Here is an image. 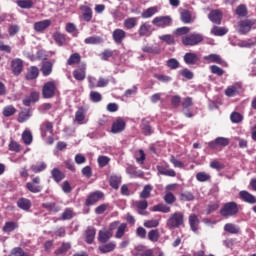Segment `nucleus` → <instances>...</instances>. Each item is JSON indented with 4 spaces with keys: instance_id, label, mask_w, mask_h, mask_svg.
<instances>
[{
    "instance_id": "obj_1",
    "label": "nucleus",
    "mask_w": 256,
    "mask_h": 256,
    "mask_svg": "<svg viewBox=\"0 0 256 256\" xmlns=\"http://www.w3.org/2000/svg\"><path fill=\"white\" fill-rule=\"evenodd\" d=\"M183 225H185V214L181 211L170 214L166 221V226L169 229H179V227H183Z\"/></svg>"
},
{
    "instance_id": "obj_2",
    "label": "nucleus",
    "mask_w": 256,
    "mask_h": 256,
    "mask_svg": "<svg viewBox=\"0 0 256 256\" xmlns=\"http://www.w3.org/2000/svg\"><path fill=\"white\" fill-rule=\"evenodd\" d=\"M203 43V34L192 33L182 38V45L184 47H195Z\"/></svg>"
},
{
    "instance_id": "obj_3",
    "label": "nucleus",
    "mask_w": 256,
    "mask_h": 256,
    "mask_svg": "<svg viewBox=\"0 0 256 256\" xmlns=\"http://www.w3.org/2000/svg\"><path fill=\"white\" fill-rule=\"evenodd\" d=\"M239 213V205L237 202H227L220 209V215L222 217H233Z\"/></svg>"
},
{
    "instance_id": "obj_4",
    "label": "nucleus",
    "mask_w": 256,
    "mask_h": 256,
    "mask_svg": "<svg viewBox=\"0 0 256 256\" xmlns=\"http://www.w3.org/2000/svg\"><path fill=\"white\" fill-rule=\"evenodd\" d=\"M57 93V82L48 81L42 87V95L44 99H53Z\"/></svg>"
},
{
    "instance_id": "obj_5",
    "label": "nucleus",
    "mask_w": 256,
    "mask_h": 256,
    "mask_svg": "<svg viewBox=\"0 0 256 256\" xmlns=\"http://www.w3.org/2000/svg\"><path fill=\"white\" fill-rule=\"evenodd\" d=\"M173 23V19L170 16H157L152 20V25L155 27H161V29H165V27H171Z\"/></svg>"
},
{
    "instance_id": "obj_6",
    "label": "nucleus",
    "mask_w": 256,
    "mask_h": 256,
    "mask_svg": "<svg viewBox=\"0 0 256 256\" xmlns=\"http://www.w3.org/2000/svg\"><path fill=\"white\" fill-rule=\"evenodd\" d=\"M40 183L41 178L36 176L31 182L26 183V189L29 190L30 193H41V191H43V186H41Z\"/></svg>"
},
{
    "instance_id": "obj_7",
    "label": "nucleus",
    "mask_w": 256,
    "mask_h": 256,
    "mask_svg": "<svg viewBox=\"0 0 256 256\" xmlns=\"http://www.w3.org/2000/svg\"><path fill=\"white\" fill-rule=\"evenodd\" d=\"M73 77L76 81H85L87 77V64L82 63L73 70Z\"/></svg>"
},
{
    "instance_id": "obj_8",
    "label": "nucleus",
    "mask_w": 256,
    "mask_h": 256,
    "mask_svg": "<svg viewBox=\"0 0 256 256\" xmlns=\"http://www.w3.org/2000/svg\"><path fill=\"white\" fill-rule=\"evenodd\" d=\"M255 25V22H253V20H241L238 23V33H240V35H247V33H249L252 29V27Z\"/></svg>"
},
{
    "instance_id": "obj_9",
    "label": "nucleus",
    "mask_w": 256,
    "mask_h": 256,
    "mask_svg": "<svg viewBox=\"0 0 256 256\" xmlns=\"http://www.w3.org/2000/svg\"><path fill=\"white\" fill-rule=\"evenodd\" d=\"M104 194L101 191H96L88 195L85 205L86 207H91V205H95V203H99L101 199H103Z\"/></svg>"
},
{
    "instance_id": "obj_10",
    "label": "nucleus",
    "mask_w": 256,
    "mask_h": 256,
    "mask_svg": "<svg viewBox=\"0 0 256 256\" xmlns=\"http://www.w3.org/2000/svg\"><path fill=\"white\" fill-rule=\"evenodd\" d=\"M125 127H127V124L125 123V120L121 117H118L112 123L111 133H114V134L123 133V131H125Z\"/></svg>"
},
{
    "instance_id": "obj_11",
    "label": "nucleus",
    "mask_w": 256,
    "mask_h": 256,
    "mask_svg": "<svg viewBox=\"0 0 256 256\" xmlns=\"http://www.w3.org/2000/svg\"><path fill=\"white\" fill-rule=\"evenodd\" d=\"M11 71L13 75L19 77V74L23 73V60L20 58L13 59L11 61Z\"/></svg>"
},
{
    "instance_id": "obj_12",
    "label": "nucleus",
    "mask_w": 256,
    "mask_h": 256,
    "mask_svg": "<svg viewBox=\"0 0 256 256\" xmlns=\"http://www.w3.org/2000/svg\"><path fill=\"white\" fill-rule=\"evenodd\" d=\"M229 145V139L225 137H217L214 141L208 143L210 149H219V147H227Z\"/></svg>"
},
{
    "instance_id": "obj_13",
    "label": "nucleus",
    "mask_w": 256,
    "mask_h": 256,
    "mask_svg": "<svg viewBox=\"0 0 256 256\" xmlns=\"http://www.w3.org/2000/svg\"><path fill=\"white\" fill-rule=\"evenodd\" d=\"M157 171L160 175H164L165 177H177V172L171 169L169 164L157 166Z\"/></svg>"
},
{
    "instance_id": "obj_14",
    "label": "nucleus",
    "mask_w": 256,
    "mask_h": 256,
    "mask_svg": "<svg viewBox=\"0 0 256 256\" xmlns=\"http://www.w3.org/2000/svg\"><path fill=\"white\" fill-rule=\"evenodd\" d=\"M95 235H97V230L93 226H88L84 232L85 241L88 245H93L95 241Z\"/></svg>"
},
{
    "instance_id": "obj_15",
    "label": "nucleus",
    "mask_w": 256,
    "mask_h": 256,
    "mask_svg": "<svg viewBox=\"0 0 256 256\" xmlns=\"http://www.w3.org/2000/svg\"><path fill=\"white\" fill-rule=\"evenodd\" d=\"M183 61L186 65H197L201 59L196 53L188 52L184 54Z\"/></svg>"
},
{
    "instance_id": "obj_16",
    "label": "nucleus",
    "mask_w": 256,
    "mask_h": 256,
    "mask_svg": "<svg viewBox=\"0 0 256 256\" xmlns=\"http://www.w3.org/2000/svg\"><path fill=\"white\" fill-rule=\"evenodd\" d=\"M49 27H51V20L49 19L34 23V31L37 33H43V31H45V29H49Z\"/></svg>"
},
{
    "instance_id": "obj_17",
    "label": "nucleus",
    "mask_w": 256,
    "mask_h": 256,
    "mask_svg": "<svg viewBox=\"0 0 256 256\" xmlns=\"http://www.w3.org/2000/svg\"><path fill=\"white\" fill-rule=\"evenodd\" d=\"M239 197L240 199H242V201H244L245 203H249L250 205H255L256 203V197L245 190L239 192Z\"/></svg>"
},
{
    "instance_id": "obj_18",
    "label": "nucleus",
    "mask_w": 256,
    "mask_h": 256,
    "mask_svg": "<svg viewBox=\"0 0 256 256\" xmlns=\"http://www.w3.org/2000/svg\"><path fill=\"white\" fill-rule=\"evenodd\" d=\"M112 37L114 40V43L121 44L123 43V39L127 37V33L123 29H115L112 33Z\"/></svg>"
},
{
    "instance_id": "obj_19",
    "label": "nucleus",
    "mask_w": 256,
    "mask_h": 256,
    "mask_svg": "<svg viewBox=\"0 0 256 256\" xmlns=\"http://www.w3.org/2000/svg\"><path fill=\"white\" fill-rule=\"evenodd\" d=\"M52 38L54 39L56 45L58 47H63L65 43H67V35L61 33L60 31H56L53 33Z\"/></svg>"
},
{
    "instance_id": "obj_20",
    "label": "nucleus",
    "mask_w": 256,
    "mask_h": 256,
    "mask_svg": "<svg viewBox=\"0 0 256 256\" xmlns=\"http://www.w3.org/2000/svg\"><path fill=\"white\" fill-rule=\"evenodd\" d=\"M188 222L191 231H193V233H197V231H199V223H201L199 221V216H197V214H191L188 218Z\"/></svg>"
},
{
    "instance_id": "obj_21",
    "label": "nucleus",
    "mask_w": 256,
    "mask_h": 256,
    "mask_svg": "<svg viewBox=\"0 0 256 256\" xmlns=\"http://www.w3.org/2000/svg\"><path fill=\"white\" fill-rule=\"evenodd\" d=\"M113 237V232L108 230H100L98 232V241L99 243H102V245H105Z\"/></svg>"
},
{
    "instance_id": "obj_22",
    "label": "nucleus",
    "mask_w": 256,
    "mask_h": 256,
    "mask_svg": "<svg viewBox=\"0 0 256 256\" xmlns=\"http://www.w3.org/2000/svg\"><path fill=\"white\" fill-rule=\"evenodd\" d=\"M134 207L137 208L139 215H147L145 210L149 207V202H147V200H138L134 202Z\"/></svg>"
},
{
    "instance_id": "obj_23",
    "label": "nucleus",
    "mask_w": 256,
    "mask_h": 256,
    "mask_svg": "<svg viewBox=\"0 0 256 256\" xmlns=\"http://www.w3.org/2000/svg\"><path fill=\"white\" fill-rule=\"evenodd\" d=\"M138 34L140 37H150L151 36V24H149V22L142 23L138 29Z\"/></svg>"
},
{
    "instance_id": "obj_24",
    "label": "nucleus",
    "mask_w": 256,
    "mask_h": 256,
    "mask_svg": "<svg viewBox=\"0 0 256 256\" xmlns=\"http://www.w3.org/2000/svg\"><path fill=\"white\" fill-rule=\"evenodd\" d=\"M40 71L43 77H49L53 73V63L50 61L43 62Z\"/></svg>"
},
{
    "instance_id": "obj_25",
    "label": "nucleus",
    "mask_w": 256,
    "mask_h": 256,
    "mask_svg": "<svg viewBox=\"0 0 256 256\" xmlns=\"http://www.w3.org/2000/svg\"><path fill=\"white\" fill-rule=\"evenodd\" d=\"M210 21L216 25H221V19H223V14L219 10H212L208 15Z\"/></svg>"
},
{
    "instance_id": "obj_26",
    "label": "nucleus",
    "mask_w": 256,
    "mask_h": 256,
    "mask_svg": "<svg viewBox=\"0 0 256 256\" xmlns=\"http://www.w3.org/2000/svg\"><path fill=\"white\" fill-rule=\"evenodd\" d=\"M80 9L82 11L83 21H86L87 23H89V21L93 19V10L91 9V7L85 6V5L81 6Z\"/></svg>"
},
{
    "instance_id": "obj_27",
    "label": "nucleus",
    "mask_w": 256,
    "mask_h": 256,
    "mask_svg": "<svg viewBox=\"0 0 256 256\" xmlns=\"http://www.w3.org/2000/svg\"><path fill=\"white\" fill-rule=\"evenodd\" d=\"M117 249V244L115 242H109L103 245H100L98 247V250L100 253L106 254V253H111Z\"/></svg>"
},
{
    "instance_id": "obj_28",
    "label": "nucleus",
    "mask_w": 256,
    "mask_h": 256,
    "mask_svg": "<svg viewBox=\"0 0 256 256\" xmlns=\"http://www.w3.org/2000/svg\"><path fill=\"white\" fill-rule=\"evenodd\" d=\"M39 77V68L37 66H31L26 73L25 79L27 81H33Z\"/></svg>"
},
{
    "instance_id": "obj_29",
    "label": "nucleus",
    "mask_w": 256,
    "mask_h": 256,
    "mask_svg": "<svg viewBox=\"0 0 256 256\" xmlns=\"http://www.w3.org/2000/svg\"><path fill=\"white\" fill-rule=\"evenodd\" d=\"M205 61H208V63H217L218 65H224L225 61L219 54H209L204 57Z\"/></svg>"
},
{
    "instance_id": "obj_30",
    "label": "nucleus",
    "mask_w": 256,
    "mask_h": 256,
    "mask_svg": "<svg viewBox=\"0 0 256 256\" xmlns=\"http://www.w3.org/2000/svg\"><path fill=\"white\" fill-rule=\"evenodd\" d=\"M126 173L133 178L144 177L145 173L141 170H138L137 167L130 165L126 168Z\"/></svg>"
},
{
    "instance_id": "obj_31",
    "label": "nucleus",
    "mask_w": 256,
    "mask_h": 256,
    "mask_svg": "<svg viewBox=\"0 0 256 256\" xmlns=\"http://www.w3.org/2000/svg\"><path fill=\"white\" fill-rule=\"evenodd\" d=\"M123 181V178L119 175H111L109 178V185L112 187V189H119V186L121 185Z\"/></svg>"
},
{
    "instance_id": "obj_32",
    "label": "nucleus",
    "mask_w": 256,
    "mask_h": 256,
    "mask_svg": "<svg viewBox=\"0 0 256 256\" xmlns=\"http://www.w3.org/2000/svg\"><path fill=\"white\" fill-rule=\"evenodd\" d=\"M52 179L55 183H61L65 179V173H63L59 168H54L51 170Z\"/></svg>"
},
{
    "instance_id": "obj_33",
    "label": "nucleus",
    "mask_w": 256,
    "mask_h": 256,
    "mask_svg": "<svg viewBox=\"0 0 256 256\" xmlns=\"http://www.w3.org/2000/svg\"><path fill=\"white\" fill-rule=\"evenodd\" d=\"M31 205V200L27 198H20L17 201V207H19V209H22V211H29V209H31Z\"/></svg>"
},
{
    "instance_id": "obj_34",
    "label": "nucleus",
    "mask_w": 256,
    "mask_h": 256,
    "mask_svg": "<svg viewBox=\"0 0 256 256\" xmlns=\"http://www.w3.org/2000/svg\"><path fill=\"white\" fill-rule=\"evenodd\" d=\"M154 213H171V207L167 206L166 204L160 203L154 205L151 209Z\"/></svg>"
},
{
    "instance_id": "obj_35",
    "label": "nucleus",
    "mask_w": 256,
    "mask_h": 256,
    "mask_svg": "<svg viewBox=\"0 0 256 256\" xmlns=\"http://www.w3.org/2000/svg\"><path fill=\"white\" fill-rule=\"evenodd\" d=\"M159 12V9L156 6H152L148 9L143 10L141 13L142 19H150V17H153L156 13Z\"/></svg>"
},
{
    "instance_id": "obj_36",
    "label": "nucleus",
    "mask_w": 256,
    "mask_h": 256,
    "mask_svg": "<svg viewBox=\"0 0 256 256\" xmlns=\"http://www.w3.org/2000/svg\"><path fill=\"white\" fill-rule=\"evenodd\" d=\"M224 231H226V233H230L231 235H239V233H241V229H239V227L233 223L225 224Z\"/></svg>"
},
{
    "instance_id": "obj_37",
    "label": "nucleus",
    "mask_w": 256,
    "mask_h": 256,
    "mask_svg": "<svg viewBox=\"0 0 256 256\" xmlns=\"http://www.w3.org/2000/svg\"><path fill=\"white\" fill-rule=\"evenodd\" d=\"M180 19H181L182 23H184L185 25H189V23H193V18L191 16V12L189 10H183L180 13Z\"/></svg>"
},
{
    "instance_id": "obj_38",
    "label": "nucleus",
    "mask_w": 256,
    "mask_h": 256,
    "mask_svg": "<svg viewBox=\"0 0 256 256\" xmlns=\"http://www.w3.org/2000/svg\"><path fill=\"white\" fill-rule=\"evenodd\" d=\"M229 30L225 27H219V26H214L211 29V34L215 35V37H223V35H227Z\"/></svg>"
},
{
    "instance_id": "obj_39",
    "label": "nucleus",
    "mask_w": 256,
    "mask_h": 256,
    "mask_svg": "<svg viewBox=\"0 0 256 256\" xmlns=\"http://www.w3.org/2000/svg\"><path fill=\"white\" fill-rule=\"evenodd\" d=\"M43 209L49 211L50 213H59L60 208L55 202H47L42 204Z\"/></svg>"
},
{
    "instance_id": "obj_40",
    "label": "nucleus",
    "mask_w": 256,
    "mask_h": 256,
    "mask_svg": "<svg viewBox=\"0 0 256 256\" xmlns=\"http://www.w3.org/2000/svg\"><path fill=\"white\" fill-rule=\"evenodd\" d=\"M22 141L24 145H31L33 143V133L31 130H24L22 133Z\"/></svg>"
},
{
    "instance_id": "obj_41",
    "label": "nucleus",
    "mask_w": 256,
    "mask_h": 256,
    "mask_svg": "<svg viewBox=\"0 0 256 256\" xmlns=\"http://www.w3.org/2000/svg\"><path fill=\"white\" fill-rule=\"evenodd\" d=\"M17 227H19V224H17V222L9 221L4 224L2 231L4 233H12V231H15V229H17Z\"/></svg>"
},
{
    "instance_id": "obj_42",
    "label": "nucleus",
    "mask_w": 256,
    "mask_h": 256,
    "mask_svg": "<svg viewBox=\"0 0 256 256\" xmlns=\"http://www.w3.org/2000/svg\"><path fill=\"white\" fill-rule=\"evenodd\" d=\"M138 19L137 17H130L124 20L125 29H135L137 27Z\"/></svg>"
},
{
    "instance_id": "obj_43",
    "label": "nucleus",
    "mask_w": 256,
    "mask_h": 256,
    "mask_svg": "<svg viewBox=\"0 0 256 256\" xmlns=\"http://www.w3.org/2000/svg\"><path fill=\"white\" fill-rule=\"evenodd\" d=\"M16 4L20 9H33V0H16Z\"/></svg>"
},
{
    "instance_id": "obj_44",
    "label": "nucleus",
    "mask_w": 256,
    "mask_h": 256,
    "mask_svg": "<svg viewBox=\"0 0 256 256\" xmlns=\"http://www.w3.org/2000/svg\"><path fill=\"white\" fill-rule=\"evenodd\" d=\"M84 43L86 45H99L100 43H103V38L100 36H90L85 38Z\"/></svg>"
},
{
    "instance_id": "obj_45",
    "label": "nucleus",
    "mask_w": 256,
    "mask_h": 256,
    "mask_svg": "<svg viewBox=\"0 0 256 256\" xmlns=\"http://www.w3.org/2000/svg\"><path fill=\"white\" fill-rule=\"evenodd\" d=\"M69 249H71V243L64 242L58 249L55 250L54 253L55 255H65Z\"/></svg>"
},
{
    "instance_id": "obj_46",
    "label": "nucleus",
    "mask_w": 256,
    "mask_h": 256,
    "mask_svg": "<svg viewBox=\"0 0 256 256\" xmlns=\"http://www.w3.org/2000/svg\"><path fill=\"white\" fill-rule=\"evenodd\" d=\"M160 237H161V234L159 233V229L150 230L148 232V239L152 243H157Z\"/></svg>"
},
{
    "instance_id": "obj_47",
    "label": "nucleus",
    "mask_w": 256,
    "mask_h": 256,
    "mask_svg": "<svg viewBox=\"0 0 256 256\" xmlns=\"http://www.w3.org/2000/svg\"><path fill=\"white\" fill-rule=\"evenodd\" d=\"M78 63H81V54L79 53L70 55L67 60V65H78Z\"/></svg>"
},
{
    "instance_id": "obj_48",
    "label": "nucleus",
    "mask_w": 256,
    "mask_h": 256,
    "mask_svg": "<svg viewBox=\"0 0 256 256\" xmlns=\"http://www.w3.org/2000/svg\"><path fill=\"white\" fill-rule=\"evenodd\" d=\"M17 113V109L13 105H9L3 108L2 114L4 117H13Z\"/></svg>"
},
{
    "instance_id": "obj_49",
    "label": "nucleus",
    "mask_w": 256,
    "mask_h": 256,
    "mask_svg": "<svg viewBox=\"0 0 256 256\" xmlns=\"http://www.w3.org/2000/svg\"><path fill=\"white\" fill-rule=\"evenodd\" d=\"M151 191H153L152 185L144 186L143 190L140 193V199H149V197H151Z\"/></svg>"
},
{
    "instance_id": "obj_50",
    "label": "nucleus",
    "mask_w": 256,
    "mask_h": 256,
    "mask_svg": "<svg viewBox=\"0 0 256 256\" xmlns=\"http://www.w3.org/2000/svg\"><path fill=\"white\" fill-rule=\"evenodd\" d=\"M219 209V200L212 201L208 204L206 213L207 215H211V213H215Z\"/></svg>"
},
{
    "instance_id": "obj_51",
    "label": "nucleus",
    "mask_w": 256,
    "mask_h": 256,
    "mask_svg": "<svg viewBox=\"0 0 256 256\" xmlns=\"http://www.w3.org/2000/svg\"><path fill=\"white\" fill-rule=\"evenodd\" d=\"M163 199L166 205H173V203L177 201V198L175 197V194L173 192H167L164 195Z\"/></svg>"
},
{
    "instance_id": "obj_52",
    "label": "nucleus",
    "mask_w": 256,
    "mask_h": 256,
    "mask_svg": "<svg viewBox=\"0 0 256 256\" xmlns=\"http://www.w3.org/2000/svg\"><path fill=\"white\" fill-rule=\"evenodd\" d=\"M190 32H191V28L187 26H183V27L177 28L174 32V35H176V37H183V35H189Z\"/></svg>"
},
{
    "instance_id": "obj_53",
    "label": "nucleus",
    "mask_w": 256,
    "mask_h": 256,
    "mask_svg": "<svg viewBox=\"0 0 256 256\" xmlns=\"http://www.w3.org/2000/svg\"><path fill=\"white\" fill-rule=\"evenodd\" d=\"M142 123H143L142 133H143V135H146V137H148L149 135H151L153 133V129L151 128V126L149 125V122H147V120L143 119Z\"/></svg>"
},
{
    "instance_id": "obj_54",
    "label": "nucleus",
    "mask_w": 256,
    "mask_h": 256,
    "mask_svg": "<svg viewBox=\"0 0 256 256\" xmlns=\"http://www.w3.org/2000/svg\"><path fill=\"white\" fill-rule=\"evenodd\" d=\"M135 159L139 165H143L145 163V159H146L145 151H143V149H140L138 151V153L136 152Z\"/></svg>"
},
{
    "instance_id": "obj_55",
    "label": "nucleus",
    "mask_w": 256,
    "mask_h": 256,
    "mask_svg": "<svg viewBox=\"0 0 256 256\" xmlns=\"http://www.w3.org/2000/svg\"><path fill=\"white\" fill-rule=\"evenodd\" d=\"M90 100L92 103H100V101H103V95L97 91H91L90 92Z\"/></svg>"
},
{
    "instance_id": "obj_56",
    "label": "nucleus",
    "mask_w": 256,
    "mask_h": 256,
    "mask_svg": "<svg viewBox=\"0 0 256 256\" xmlns=\"http://www.w3.org/2000/svg\"><path fill=\"white\" fill-rule=\"evenodd\" d=\"M30 169L33 173H41L47 169V164L45 162H41L38 165H32Z\"/></svg>"
},
{
    "instance_id": "obj_57",
    "label": "nucleus",
    "mask_w": 256,
    "mask_h": 256,
    "mask_svg": "<svg viewBox=\"0 0 256 256\" xmlns=\"http://www.w3.org/2000/svg\"><path fill=\"white\" fill-rule=\"evenodd\" d=\"M180 201L187 202V201H195V195L191 192H182L180 194Z\"/></svg>"
},
{
    "instance_id": "obj_58",
    "label": "nucleus",
    "mask_w": 256,
    "mask_h": 256,
    "mask_svg": "<svg viewBox=\"0 0 256 256\" xmlns=\"http://www.w3.org/2000/svg\"><path fill=\"white\" fill-rule=\"evenodd\" d=\"M225 95L227 97H235V95H239V90L237 89V86L233 85V86L228 87L225 90Z\"/></svg>"
},
{
    "instance_id": "obj_59",
    "label": "nucleus",
    "mask_w": 256,
    "mask_h": 256,
    "mask_svg": "<svg viewBox=\"0 0 256 256\" xmlns=\"http://www.w3.org/2000/svg\"><path fill=\"white\" fill-rule=\"evenodd\" d=\"M61 219H62V221H69V220L73 219V209L66 208L61 215Z\"/></svg>"
},
{
    "instance_id": "obj_60",
    "label": "nucleus",
    "mask_w": 256,
    "mask_h": 256,
    "mask_svg": "<svg viewBox=\"0 0 256 256\" xmlns=\"http://www.w3.org/2000/svg\"><path fill=\"white\" fill-rule=\"evenodd\" d=\"M75 119L78 123L85 121V108L80 107L78 111L75 113Z\"/></svg>"
},
{
    "instance_id": "obj_61",
    "label": "nucleus",
    "mask_w": 256,
    "mask_h": 256,
    "mask_svg": "<svg viewBox=\"0 0 256 256\" xmlns=\"http://www.w3.org/2000/svg\"><path fill=\"white\" fill-rule=\"evenodd\" d=\"M196 179L200 183H205V181H209V179H211V175H209L205 172H199L196 174Z\"/></svg>"
},
{
    "instance_id": "obj_62",
    "label": "nucleus",
    "mask_w": 256,
    "mask_h": 256,
    "mask_svg": "<svg viewBox=\"0 0 256 256\" xmlns=\"http://www.w3.org/2000/svg\"><path fill=\"white\" fill-rule=\"evenodd\" d=\"M143 225L144 227H146V229H153L155 227H159V220L157 219L146 220Z\"/></svg>"
},
{
    "instance_id": "obj_63",
    "label": "nucleus",
    "mask_w": 256,
    "mask_h": 256,
    "mask_svg": "<svg viewBox=\"0 0 256 256\" xmlns=\"http://www.w3.org/2000/svg\"><path fill=\"white\" fill-rule=\"evenodd\" d=\"M41 131L53 133V122L46 121L41 125Z\"/></svg>"
},
{
    "instance_id": "obj_64",
    "label": "nucleus",
    "mask_w": 256,
    "mask_h": 256,
    "mask_svg": "<svg viewBox=\"0 0 256 256\" xmlns=\"http://www.w3.org/2000/svg\"><path fill=\"white\" fill-rule=\"evenodd\" d=\"M10 256H29V254L25 253L23 248L16 247L11 251Z\"/></svg>"
}]
</instances>
